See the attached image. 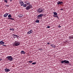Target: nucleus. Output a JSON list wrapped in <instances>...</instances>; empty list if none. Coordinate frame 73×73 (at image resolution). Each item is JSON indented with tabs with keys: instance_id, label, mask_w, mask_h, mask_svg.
I'll return each mask as SVG.
<instances>
[{
	"instance_id": "c9c22d12",
	"label": "nucleus",
	"mask_w": 73,
	"mask_h": 73,
	"mask_svg": "<svg viewBox=\"0 0 73 73\" xmlns=\"http://www.w3.org/2000/svg\"><path fill=\"white\" fill-rule=\"evenodd\" d=\"M10 0V1H12V0Z\"/></svg>"
},
{
	"instance_id": "9d476101",
	"label": "nucleus",
	"mask_w": 73,
	"mask_h": 73,
	"mask_svg": "<svg viewBox=\"0 0 73 73\" xmlns=\"http://www.w3.org/2000/svg\"><path fill=\"white\" fill-rule=\"evenodd\" d=\"M32 30H30L29 31L27 32V34H28V35H30V34L32 33Z\"/></svg>"
},
{
	"instance_id": "5701e85b",
	"label": "nucleus",
	"mask_w": 73,
	"mask_h": 73,
	"mask_svg": "<svg viewBox=\"0 0 73 73\" xmlns=\"http://www.w3.org/2000/svg\"><path fill=\"white\" fill-rule=\"evenodd\" d=\"M4 2H5V3H8V1L7 0H4Z\"/></svg>"
},
{
	"instance_id": "bb28decb",
	"label": "nucleus",
	"mask_w": 73,
	"mask_h": 73,
	"mask_svg": "<svg viewBox=\"0 0 73 73\" xmlns=\"http://www.w3.org/2000/svg\"><path fill=\"white\" fill-rule=\"evenodd\" d=\"M60 11H64V9L63 8H61L60 9Z\"/></svg>"
},
{
	"instance_id": "20e7f679",
	"label": "nucleus",
	"mask_w": 73,
	"mask_h": 73,
	"mask_svg": "<svg viewBox=\"0 0 73 73\" xmlns=\"http://www.w3.org/2000/svg\"><path fill=\"white\" fill-rule=\"evenodd\" d=\"M44 11V9L41 8H39L37 9V12H38V13H41L43 12V11Z\"/></svg>"
},
{
	"instance_id": "9b49d317",
	"label": "nucleus",
	"mask_w": 73,
	"mask_h": 73,
	"mask_svg": "<svg viewBox=\"0 0 73 73\" xmlns=\"http://www.w3.org/2000/svg\"><path fill=\"white\" fill-rule=\"evenodd\" d=\"M43 16V14H40L39 15H38L37 16V17L38 18V19H40V18H38V17H42V16Z\"/></svg>"
},
{
	"instance_id": "f03ea898",
	"label": "nucleus",
	"mask_w": 73,
	"mask_h": 73,
	"mask_svg": "<svg viewBox=\"0 0 73 73\" xmlns=\"http://www.w3.org/2000/svg\"><path fill=\"white\" fill-rule=\"evenodd\" d=\"M26 4H25L24 5H23V7H24L25 8L27 5H30L31 4V3H30V2H29L26 1L25 2H24Z\"/></svg>"
},
{
	"instance_id": "b1692460",
	"label": "nucleus",
	"mask_w": 73,
	"mask_h": 73,
	"mask_svg": "<svg viewBox=\"0 0 73 73\" xmlns=\"http://www.w3.org/2000/svg\"><path fill=\"white\" fill-rule=\"evenodd\" d=\"M36 64V62H34L32 63V65H35V64Z\"/></svg>"
},
{
	"instance_id": "412c9836",
	"label": "nucleus",
	"mask_w": 73,
	"mask_h": 73,
	"mask_svg": "<svg viewBox=\"0 0 73 73\" xmlns=\"http://www.w3.org/2000/svg\"><path fill=\"white\" fill-rule=\"evenodd\" d=\"M19 17H20V18H21V17H23V15H19Z\"/></svg>"
},
{
	"instance_id": "f8f14e48",
	"label": "nucleus",
	"mask_w": 73,
	"mask_h": 73,
	"mask_svg": "<svg viewBox=\"0 0 73 73\" xmlns=\"http://www.w3.org/2000/svg\"><path fill=\"white\" fill-rule=\"evenodd\" d=\"M4 42H3V41H0V45H4Z\"/></svg>"
},
{
	"instance_id": "c85d7f7f",
	"label": "nucleus",
	"mask_w": 73,
	"mask_h": 73,
	"mask_svg": "<svg viewBox=\"0 0 73 73\" xmlns=\"http://www.w3.org/2000/svg\"><path fill=\"white\" fill-rule=\"evenodd\" d=\"M6 6L7 7H9V5H6Z\"/></svg>"
},
{
	"instance_id": "72a5a7b5",
	"label": "nucleus",
	"mask_w": 73,
	"mask_h": 73,
	"mask_svg": "<svg viewBox=\"0 0 73 73\" xmlns=\"http://www.w3.org/2000/svg\"><path fill=\"white\" fill-rule=\"evenodd\" d=\"M55 16H56V15H53V17H54Z\"/></svg>"
},
{
	"instance_id": "ddd939ff",
	"label": "nucleus",
	"mask_w": 73,
	"mask_h": 73,
	"mask_svg": "<svg viewBox=\"0 0 73 73\" xmlns=\"http://www.w3.org/2000/svg\"><path fill=\"white\" fill-rule=\"evenodd\" d=\"M12 36H13V37L14 38H16V37H17V36H17V35H15V34H12Z\"/></svg>"
},
{
	"instance_id": "a211bd4d",
	"label": "nucleus",
	"mask_w": 73,
	"mask_h": 73,
	"mask_svg": "<svg viewBox=\"0 0 73 73\" xmlns=\"http://www.w3.org/2000/svg\"><path fill=\"white\" fill-rule=\"evenodd\" d=\"M50 45L52 47H53V48H55V47H56V46H55V45H54V44H52Z\"/></svg>"
},
{
	"instance_id": "f3484780",
	"label": "nucleus",
	"mask_w": 73,
	"mask_h": 73,
	"mask_svg": "<svg viewBox=\"0 0 73 73\" xmlns=\"http://www.w3.org/2000/svg\"><path fill=\"white\" fill-rule=\"evenodd\" d=\"M21 54H25V53L24 51H21Z\"/></svg>"
},
{
	"instance_id": "1a4fd4ad",
	"label": "nucleus",
	"mask_w": 73,
	"mask_h": 73,
	"mask_svg": "<svg viewBox=\"0 0 73 73\" xmlns=\"http://www.w3.org/2000/svg\"><path fill=\"white\" fill-rule=\"evenodd\" d=\"M20 3L21 4V6H23V5H24V3L23 2V1H19Z\"/></svg>"
},
{
	"instance_id": "a878e982",
	"label": "nucleus",
	"mask_w": 73,
	"mask_h": 73,
	"mask_svg": "<svg viewBox=\"0 0 73 73\" xmlns=\"http://www.w3.org/2000/svg\"><path fill=\"white\" fill-rule=\"evenodd\" d=\"M16 36H17V38H19L20 37V36H18V35H16Z\"/></svg>"
},
{
	"instance_id": "c756f323",
	"label": "nucleus",
	"mask_w": 73,
	"mask_h": 73,
	"mask_svg": "<svg viewBox=\"0 0 73 73\" xmlns=\"http://www.w3.org/2000/svg\"><path fill=\"white\" fill-rule=\"evenodd\" d=\"M58 28H60V27H61V26H60V25H59L58 26Z\"/></svg>"
},
{
	"instance_id": "e433bc0d",
	"label": "nucleus",
	"mask_w": 73,
	"mask_h": 73,
	"mask_svg": "<svg viewBox=\"0 0 73 73\" xmlns=\"http://www.w3.org/2000/svg\"><path fill=\"white\" fill-rule=\"evenodd\" d=\"M3 46H5V45H3Z\"/></svg>"
},
{
	"instance_id": "2f4dec72",
	"label": "nucleus",
	"mask_w": 73,
	"mask_h": 73,
	"mask_svg": "<svg viewBox=\"0 0 73 73\" xmlns=\"http://www.w3.org/2000/svg\"><path fill=\"white\" fill-rule=\"evenodd\" d=\"M49 44H50V43L48 42L47 43V44L48 45H49Z\"/></svg>"
},
{
	"instance_id": "f704fd0d",
	"label": "nucleus",
	"mask_w": 73,
	"mask_h": 73,
	"mask_svg": "<svg viewBox=\"0 0 73 73\" xmlns=\"http://www.w3.org/2000/svg\"><path fill=\"white\" fill-rule=\"evenodd\" d=\"M2 58H0V61H1V60H2Z\"/></svg>"
},
{
	"instance_id": "423d86ee",
	"label": "nucleus",
	"mask_w": 73,
	"mask_h": 73,
	"mask_svg": "<svg viewBox=\"0 0 73 73\" xmlns=\"http://www.w3.org/2000/svg\"><path fill=\"white\" fill-rule=\"evenodd\" d=\"M8 17L9 18H8V20H9V19H10V20H15V19L11 18L12 17V15L9 14L8 15Z\"/></svg>"
},
{
	"instance_id": "393cba45",
	"label": "nucleus",
	"mask_w": 73,
	"mask_h": 73,
	"mask_svg": "<svg viewBox=\"0 0 73 73\" xmlns=\"http://www.w3.org/2000/svg\"><path fill=\"white\" fill-rule=\"evenodd\" d=\"M29 63H31L32 62H33V61H32V60H30V61H29Z\"/></svg>"
},
{
	"instance_id": "39448f33",
	"label": "nucleus",
	"mask_w": 73,
	"mask_h": 73,
	"mask_svg": "<svg viewBox=\"0 0 73 73\" xmlns=\"http://www.w3.org/2000/svg\"><path fill=\"white\" fill-rule=\"evenodd\" d=\"M61 63L62 64H64V63L65 64H69V62L68 60H64L61 61Z\"/></svg>"
},
{
	"instance_id": "0eeeda50",
	"label": "nucleus",
	"mask_w": 73,
	"mask_h": 73,
	"mask_svg": "<svg viewBox=\"0 0 73 73\" xmlns=\"http://www.w3.org/2000/svg\"><path fill=\"white\" fill-rule=\"evenodd\" d=\"M31 8H32V6L31 5H29L27 6L26 7V9L27 10H29V9H30Z\"/></svg>"
},
{
	"instance_id": "6e6552de",
	"label": "nucleus",
	"mask_w": 73,
	"mask_h": 73,
	"mask_svg": "<svg viewBox=\"0 0 73 73\" xmlns=\"http://www.w3.org/2000/svg\"><path fill=\"white\" fill-rule=\"evenodd\" d=\"M64 3L62 1H58V2L57 3L58 5H62Z\"/></svg>"
},
{
	"instance_id": "aec40b11",
	"label": "nucleus",
	"mask_w": 73,
	"mask_h": 73,
	"mask_svg": "<svg viewBox=\"0 0 73 73\" xmlns=\"http://www.w3.org/2000/svg\"><path fill=\"white\" fill-rule=\"evenodd\" d=\"M54 15H55V16H57V13L56 12H54Z\"/></svg>"
},
{
	"instance_id": "7c9ffc66",
	"label": "nucleus",
	"mask_w": 73,
	"mask_h": 73,
	"mask_svg": "<svg viewBox=\"0 0 73 73\" xmlns=\"http://www.w3.org/2000/svg\"><path fill=\"white\" fill-rule=\"evenodd\" d=\"M47 28H50V26H48L47 27Z\"/></svg>"
},
{
	"instance_id": "473e14b6",
	"label": "nucleus",
	"mask_w": 73,
	"mask_h": 73,
	"mask_svg": "<svg viewBox=\"0 0 73 73\" xmlns=\"http://www.w3.org/2000/svg\"><path fill=\"white\" fill-rule=\"evenodd\" d=\"M57 15H56V16H55V17H57Z\"/></svg>"
},
{
	"instance_id": "f257e3e1",
	"label": "nucleus",
	"mask_w": 73,
	"mask_h": 73,
	"mask_svg": "<svg viewBox=\"0 0 73 73\" xmlns=\"http://www.w3.org/2000/svg\"><path fill=\"white\" fill-rule=\"evenodd\" d=\"M6 58L9 61H12V60H13V58L11 56H7Z\"/></svg>"
},
{
	"instance_id": "6ab92c4d",
	"label": "nucleus",
	"mask_w": 73,
	"mask_h": 73,
	"mask_svg": "<svg viewBox=\"0 0 73 73\" xmlns=\"http://www.w3.org/2000/svg\"><path fill=\"white\" fill-rule=\"evenodd\" d=\"M9 31H15V29L13 28H11L10 29Z\"/></svg>"
},
{
	"instance_id": "dca6fc26",
	"label": "nucleus",
	"mask_w": 73,
	"mask_h": 73,
	"mask_svg": "<svg viewBox=\"0 0 73 73\" xmlns=\"http://www.w3.org/2000/svg\"><path fill=\"white\" fill-rule=\"evenodd\" d=\"M69 38L70 40H73V36H69Z\"/></svg>"
},
{
	"instance_id": "7ed1b4c3",
	"label": "nucleus",
	"mask_w": 73,
	"mask_h": 73,
	"mask_svg": "<svg viewBox=\"0 0 73 73\" xmlns=\"http://www.w3.org/2000/svg\"><path fill=\"white\" fill-rule=\"evenodd\" d=\"M20 42L18 41H15L14 43V46H19V45H20Z\"/></svg>"
},
{
	"instance_id": "2eb2a0df",
	"label": "nucleus",
	"mask_w": 73,
	"mask_h": 73,
	"mask_svg": "<svg viewBox=\"0 0 73 73\" xmlns=\"http://www.w3.org/2000/svg\"><path fill=\"white\" fill-rule=\"evenodd\" d=\"M5 70L6 72H9V71H10V70L8 69L7 68H5Z\"/></svg>"
},
{
	"instance_id": "4be33fe9",
	"label": "nucleus",
	"mask_w": 73,
	"mask_h": 73,
	"mask_svg": "<svg viewBox=\"0 0 73 73\" xmlns=\"http://www.w3.org/2000/svg\"><path fill=\"white\" fill-rule=\"evenodd\" d=\"M39 22H40V21L38 20H37L36 21V23H38Z\"/></svg>"
},
{
	"instance_id": "4468645a",
	"label": "nucleus",
	"mask_w": 73,
	"mask_h": 73,
	"mask_svg": "<svg viewBox=\"0 0 73 73\" xmlns=\"http://www.w3.org/2000/svg\"><path fill=\"white\" fill-rule=\"evenodd\" d=\"M8 15V13H7L6 14H4L3 15V17H7Z\"/></svg>"
},
{
	"instance_id": "cd10ccee",
	"label": "nucleus",
	"mask_w": 73,
	"mask_h": 73,
	"mask_svg": "<svg viewBox=\"0 0 73 73\" xmlns=\"http://www.w3.org/2000/svg\"><path fill=\"white\" fill-rule=\"evenodd\" d=\"M56 17L58 19H59V17H58V16L57 15Z\"/></svg>"
},
{
	"instance_id": "4c0bfd02",
	"label": "nucleus",
	"mask_w": 73,
	"mask_h": 73,
	"mask_svg": "<svg viewBox=\"0 0 73 73\" xmlns=\"http://www.w3.org/2000/svg\"><path fill=\"white\" fill-rule=\"evenodd\" d=\"M72 36H73V35H72Z\"/></svg>"
}]
</instances>
